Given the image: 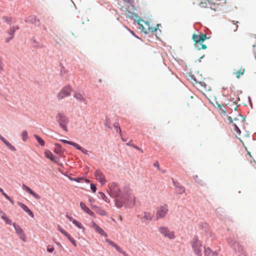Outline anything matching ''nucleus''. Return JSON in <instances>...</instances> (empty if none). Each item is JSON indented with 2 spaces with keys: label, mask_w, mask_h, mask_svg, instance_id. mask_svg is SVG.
Returning a JSON list of instances; mask_svg holds the SVG:
<instances>
[{
  "label": "nucleus",
  "mask_w": 256,
  "mask_h": 256,
  "mask_svg": "<svg viewBox=\"0 0 256 256\" xmlns=\"http://www.w3.org/2000/svg\"><path fill=\"white\" fill-rule=\"evenodd\" d=\"M193 40L195 42V46L198 50H205L206 48V44H202L206 38V36L204 34H200V35L194 34L192 36Z\"/></svg>",
  "instance_id": "1"
},
{
  "label": "nucleus",
  "mask_w": 256,
  "mask_h": 256,
  "mask_svg": "<svg viewBox=\"0 0 256 256\" xmlns=\"http://www.w3.org/2000/svg\"><path fill=\"white\" fill-rule=\"evenodd\" d=\"M192 246L194 254L198 256H202L204 246L198 238H194L192 242Z\"/></svg>",
  "instance_id": "2"
},
{
  "label": "nucleus",
  "mask_w": 256,
  "mask_h": 256,
  "mask_svg": "<svg viewBox=\"0 0 256 256\" xmlns=\"http://www.w3.org/2000/svg\"><path fill=\"white\" fill-rule=\"evenodd\" d=\"M158 232L162 237L170 240H174L176 238L175 232L173 230H171L168 226H160L158 228Z\"/></svg>",
  "instance_id": "3"
},
{
  "label": "nucleus",
  "mask_w": 256,
  "mask_h": 256,
  "mask_svg": "<svg viewBox=\"0 0 256 256\" xmlns=\"http://www.w3.org/2000/svg\"><path fill=\"white\" fill-rule=\"evenodd\" d=\"M56 120L60 127L65 131L68 130L67 124L68 123V119L63 113H58L56 116Z\"/></svg>",
  "instance_id": "4"
},
{
  "label": "nucleus",
  "mask_w": 256,
  "mask_h": 256,
  "mask_svg": "<svg viewBox=\"0 0 256 256\" xmlns=\"http://www.w3.org/2000/svg\"><path fill=\"white\" fill-rule=\"evenodd\" d=\"M72 92L71 86L68 85L63 87L57 94L56 97L58 100H61L67 96H70Z\"/></svg>",
  "instance_id": "5"
},
{
  "label": "nucleus",
  "mask_w": 256,
  "mask_h": 256,
  "mask_svg": "<svg viewBox=\"0 0 256 256\" xmlns=\"http://www.w3.org/2000/svg\"><path fill=\"white\" fill-rule=\"evenodd\" d=\"M108 192L112 197L119 196L120 194V190L116 182H112L109 184Z\"/></svg>",
  "instance_id": "6"
},
{
  "label": "nucleus",
  "mask_w": 256,
  "mask_h": 256,
  "mask_svg": "<svg viewBox=\"0 0 256 256\" xmlns=\"http://www.w3.org/2000/svg\"><path fill=\"white\" fill-rule=\"evenodd\" d=\"M12 225L15 229L16 234L18 236L19 238L23 242H26V238L22 228L15 223L12 224Z\"/></svg>",
  "instance_id": "7"
},
{
  "label": "nucleus",
  "mask_w": 256,
  "mask_h": 256,
  "mask_svg": "<svg viewBox=\"0 0 256 256\" xmlns=\"http://www.w3.org/2000/svg\"><path fill=\"white\" fill-rule=\"evenodd\" d=\"M94 175L96 180H98L102 185H104L106 182V180L104 174L100 170H96Z\"/></svg>",
  "instance_id": "8"
},
{
  "label": "nucleus",
  "mask_w": 256,
  "mask_h": 256,
  "mask_svg": "<svg viewBox=\"0 0 256 256\" xmlns=\"http://www.w3.org/2000/svg\"><path fill=\"white\" fill-rule=\"evenodd\" d=\"M106 242L110 246L114 248L118 252L122 254L124 256H129L128 254L125 251L123 250L122 249L120 246H119L116 243H115L113 241L109 239L106 238Z\"/></svg>",
  "instance_id": "9"
},
{
  "label": "nucleus",
  "mask_w": 256,
  "mask_h": 256,
  "mask_svg": "<svg viewBox=\"0 0 256 256\" xmlns=\"http://www.w3.org/2000/svg\"><path fill=\"white\" fill-rule=\"evenodd\" d=\"M168 210L166 209H158L156 214V220H158L160 218H164Z\"/></svg>",
  "instance_id": "10"
},
{
  "label": "nucleus",
  "mask_w": 256,
  "mask_h": 256,
  "mask_svg": "<svg viewBox=\"0 0 256 256\" xmlns=\"http://www.w3.org/2000/svg\"><path fill=\"white\" fill-rule=\"evenodd\" d=\"M92 226L94 229V230L97 232H98L100 234L106 237L108 236V235L106 234V232H105L95 222H92Z\"/></svg>",
  "instance_id": "11"
},
{
  "label": "nucleus",
  "mask_w": 256,
  "mask_h": 256,
  "mask_svg": "<svg viewBox=\"0 0 256 256\" xmlns=\"http://www.w3.org/2000/svg\"><path fill=\"white\" fill-rule=\"evenodd\" d=\"M19 28H20L18 26H13L10 28V30L8 31V34L10 35V37L6 39V42H8L10 40L13 38L14 33Z\"/></svg>",
  "instance_id": "12"
},
{
  "label": "nucleus",
  "mask_w": 256,
  "mask_h": 256,
  "mask_svg": "<svg viewBox=\"0 0 256 256\" xmlns=\"http://www.w3.org/2000/svg\"><path fill=\"white\" fill-rule=\"evenodd\" d=\"M22 188L26 192L29 193L36 199L38 200L40 198V196L38 194L34 192L33 190H32L30 189V187L26 186V185L23 184Z\"/></svg>",
  "instance_id": "13"
},
{
  "label": "nucleus",
  "mask_w": 256,
  "mask_h": 256,
  "mask_svg": "<svg viewBox=\"0 0 256 256\" xmlns=\"http://www.w3.org/2000/svg\"><path fill=\"white\" fill-rule=\"evenodd\" d=\"M232 248H233L236 252L244 253L243 246L238 242L232 244Z\"/></svg>",
  "instance_id": "14"
},
{
  "label": "nucleus",
  "mask_w": 256,
  "mask_h": 256,
  "mask_svg": "<svg viewBox=\"0 0 256 256\" xmlns=\"http://www.w3.org/2000/svg\"><path fill=\"white\" fill-rule=\"evenodd\" d=\"M66 217L71 222H72V223L77 226L80 229H82L83 230H84V228L82 224L80 222H78V220L74 219L72 216H69L68 214H66Z\"/></svg>",
  "instance_id": "15"
},
{
  "label": "nucleus",
  "mask_w": 256,
  "mask_h": 256,
  "mask_svg": "<svg viewBox=\"0 0 256 256\" xmlns=\"http://www.w3.org/2000/svg\"><path fill=\"white\" fill-rule=\"evenodd\" d=\"M245 72V69L242 67H240L239 69H234L233 72V74L236 76L238 78H240V76L244 74Z\"/></svg>",
  "instance_id": "16"
},
{
  "label": "nucleus",
  "mask_w": 256,
  "mask_h": 256,
  "mask_svg": "<svg viewBox=\"0 0 256 256\" xmlns=\"http://www.w3.org/2000/svg\"><path fill=\"white\" fill-rule=\"evenodd\" d=\"M193 3L194 4H198L202 8H206L208 6L206 0H194Z\"/></svg>",
  "instance_id": "17"
},
{
  "label": "nucleus",
  "mask_w": 256,
  "mask_h": 256,
  "mask_svg": "<svg viewBox=\"0 0 256 256\" xmlns=\"http://www.w3.org/2000/svg\"><path fill=\"white\" fill-rule=\"evenodd\" d=\"M44 155L46 158L50 159L51 161L58 163L57 159L54 156L53 154L50 150H46L44 152Z\"/></svg>",
  "instance_id": "18"
},
{
  "label": "nucleus",
  "mask_w": 256,
  "mask_h": 256,
  "mask_svg": "<svg viewBox=\"0 0 256 256\" xmlns=\"http://www.w3.org/2000/svg\"><path fill=\"white\" fill-rule=\"evenodd\" d=\"M204 253L206 256H218V253L213 252L210 248H204Z\"/></svg>",
  "instance_id": "19"
},
{
  "label": "nucleus",
  "mask_w": 256,
  "mask_h": 256,
  "mask_svg": "<svg viewBox=\"0 0 256 256\" xmlns=\"http://www.w3.org/2000/svg\"><path fill=\"white\" fill-rule=\"evenodd\" d=\"M74 97L78 101L84 102L85 98L84 96L80 93L76 92L74 94Z\"/></svg>",
  "instance_id": "20"
},
{
  "label": "nucleus",
  "mask_w": 256,
  "mask_h": 256,
  "mask_svg": "<svg viewBox=\"0 0 256 256\" xmlns=\"http://www.w3.org/2000/svg\"><path fill=\"white\" fill-rule=\"evenodd\" d=\"M153 216V214L145 212H144L143 216L142 217V218H144L146 220L150 222L152 220Z\"/></svg>",
  "instance_id": "21"
},
{
  "label": "nucleus",
  "mask_w": 256,
  "mask_h": 256,
  "mask_svg": "<svg viewBox=\"0 0 256 256\" xmlns=\"http://www.w3.org/2000/svg\"><path fill=\"white\" fill-rule=\"evenodd\" d=\"M0 217L6 222V224L10 225L12 224L13 223L11 220H10L4 214L1 213Z\"/></svg>",
  "instance_id": "22"
},
{
  "label": "nucleus",
  "mask_w": 256,
  "mask_h": 256,
  "mask_svg": "<svg viewBox=\"0 0 256 256\" xmlns=\"http://www.w3.org/2000/svg\"><path fill=\"white\" fill-rule=\"evenodd\" d=\"M56 148H54V152L58 154H60L63 152V150L62 146L59 144H55Z\"/></svg>",
  "instance_id": "23"
},
{
  "label": "nucleus",
  "mask_w": 256,
  "mask_h": 256,
  "mask_svg": "<svg viewBox=\"0 0 256 256\" xmlns=\"http://www.w3.org/2000/svg\"><path fill=\"white\" fill-rule=\"evenodd\" d=\"M238 21L233 20L232 22V24L230 26V28L234 32H236L238 28Z\"/></svg>",
  "instance_id": "24"
},
{
  "label": "nucleus",
  "mask_w": 256,
  "mask_h": 256,
  "mask_svg": "<svg viewBox=\"0 0 256 256\" xmlns=\"http://www.w3.org/2000/svg\"><path fill=\"white\" fill-rule=\"evenodd\" d=\"M34 136L36 138V139L38 142L39 143V144L41 146H44L45 142H44V140L40 137L36 135V134L34 135Z\"/></svg>",
  "instance_id": "25"
},
{
  "label": "nucleus",
  "mask_w": 256,
  "mask_h": 256,
  "mask_svg": "<svg viewBox=\"0 0 256 256\" xmlns=\"http://www.w3.org/2000/svg\"><path fill=\"white\" fill-rule=\"evenodd\" d=\"M224 108V106L223 105L218 104V107L217 108L218 109L219 112L221 114H226V110H224L223 108Z\"/></svg>",
  "instance_id": "26"
},
{
  "label": "nucleus",
  "mask_w": 256,
  "mask_h": 256,
  "mask_svg": "<svg viewBox=\"0 0 256 256\" xmlns=\"http://www.w3.org/2000/svg\"><path fill=\"white\" fill-rule=\"evenodd\" d=\"M114 127L116 129V132H118L120 134V135L122 136V131L118 123L117 122L114 124Z\"/></svg>",
  "instance_id": "27"
},
{
  "label": "nucleus",
  "mask_w": 256,
  "mask_h": 256,
  "mask_svg": "<svg viewBox=\"0 0 256 256\" xmlns=\"http://www.w3.org/2000/svg\"><path fill=\"white\" fill-rule=\"evenodd\" d=\"M60 141L62 142L64 144H68L72 145L73 146H74V148L76 147V145L77 144L76 143H75V142H70V141H68V140H60Z\"/></svg>",
  "instance_id": "28"
},
{
  "label": "nucleus",
  "mask_w": 256,
  "mask_h": 256,
  "mask_svg": "<svg viewBox=\"0 0 256 256\" xmlns=\"http://www.w3.org/2000/svg\"><path fill=\"white\" fill-rule=\"evenodd\" d=\"M76 149L80 150L82 152H83L84 154H88V150L84 148H82V146H80L79 144H76Z\"/></svg>",
  "instance_id": "29"
},
{
  "label": "nucleus",
  "mask_w": 256,
  "mask_h": 256,
  "mask_svg": "<svg viewBox=\"0 0 256 256\" xmlns=\"http://www.w3.org/2000/svg\"><path fill=\"white\" fill-rule=\"evenodd\" d=\"M21 136L24 141H26L28 137V132L26 130H23L22 132Z\"/></svg>",
  "instance_id": "30"
},
{
  "label": "nucleus",
  "mask_w": 256,
  "mask_h": 256,
  "mask_svg": "<svg viewBox=\"0 0 256 256\" xmlns=\"http://www.w3.org/2000/svg\"><path fill=\"white\" fill-rule=\"evenodd\" d=\"M4 144H6V145L7 146V147H8L11 150H15V148H14V146H13L11 144H10L9 142H8V141H6Z\"/></svg>",
  "instance_id": "31"
},
{
  "label": "nucleus",
  "mask_w": 256,
  "mask_h": 256,
  "mask_svg": "<svg viewBox=\"0 0 256 256\" xmlns=\"http://www.w3.org/2000/svg\"><path fill=\"white\" fill-rule=\"evenodd\" d=\"M4 70V64L2 62V58L0 56V72H2Z\"/></svg>",
  "instance_id": "32"
},
{
  "label": "nucleus",
  "mask_w": 256,
  "mask_h": 256,
  "mask_svg": "<svg viewBox=\"0 0 256 256\" xmlns=\"http://www.w3.org/2000/svg\"><path fill=\"white\" fill-rule=\"evenodd\" d=\"M58 229L64 236H66L68 232H66L64 228H62L60 226H58Z\"/></svg>",
  "instance_id": "33"
},
{
  "label": "nucleus",
  "mask_w": 256,
  "mask_h": 256,
  "mask_svg": "<svg viewBox=\"0 0 256 256\" xmlns=\"http://www.w3.org/2000/svg\"><path fill=\"white\" fill-rule=\"evenodd\" d=\"M97 211L96 212L102 216H104L106 214V212L103 209H96Z\"/></svg>",
  "instance_id": "34"
},
{
  "label": "nucleus",
  "mask_w": 256,
  "mask_h": 256,
  "mask_svg": "<svg viewBox=\"0 0 256 256\" xmlns=\"http://www.w3.org/2000/svg\"><path fill=\"white\" fill-rule=\"evenodd\" d=\"M177 190L179 194H182L184 192L185 190L184 187L179 186L177 188Z\"/></svg>",
  "instance_id": "35"
},
{
  "label": "nucleus",
  "mask_w": 256,
  "mask_h": 256,
  "mask_svg": "<svg viewBox=\"0 0 256 256\" xmlns=\"http://www.w3.org/2000/svg\"><path fill=\"white\" fill-rule=\"evenodd\" d=\"M98 194L100 198H101L102 200H104L106 202H108L106 200L107 198L104 193L100 192Z\"/></svg>",
  "instance_id": "36"
},
{
  "label": "nucleus",
  "mask_w": 256,
  "mask_h": 256,
  "mask_svg": "<svg viewBox=\"0 0 256 256\" xmlns=\"http://www.w3.org/2000/svg\"><path fill=\"white\" fill-rule=\"evenodd\" d=\"M227 242L228 244L232 247V244H234V242H234V240L232 238H228L227 239Z\"/></svg>",
  "instance_id": "37"
},
{
  "label": "nucleus",
  "mask_w": 256,
  "mask_h": 256,
  "mask_svg": "<svg viewBox=\"0 0 256 256\" xmlns=\"http://www.w3.org/2000/svg\"><path fill=\"white\" fill-rule=\"evenodd\" d=\"M194 178L195 180V181L198 184H200L202 182V180L198 178V176L197 175L194 176Z\"/></svg>",
  "instance_id": "38"
},
{
  "label": "nucleus",
  "mask_w": 256,
  "mask_h": 256,
  "mask_svg": "<svg viewBox=\"0 0 256 256\" xmlns=\"http://www.w3.org/2000/svg\"><path fill=\"white\" fill-rule=\"evenodd\" d=\"M2 194L7 200H9L13 204V200L4 192H3Z\"/></svg>",
  "instance_id": "39"
},
{
  "label": "nucleus",
  "mask_w": 256,
  "mask_h": 256,
  "mask_svg": "<svg viewBox=\"0 0 256 256\" xmlns=\"http://www.w3.org/2000/svg\"><path fill=\"white\" fill-rule=\"evenodd\" d=\"M47 251L49 252H52L54 251V248L50 246H47Z\"/></svg>",
  "instance_id": "40"
},
{
  "label": "nucleus",
  "mask_w": 256,
  "mask_h": 256,
  "mask_svg": "<svg viewBox=\"0 0 256 256\" xmlns=\"http://www.w3.org/2000/svg\"><path fill=\"white\" fill-rule=\"evenodd\" d=\"M26 213L29 214L32 218H34V216L32 212L30 210V209H24Z\"/></svg>",
  "instance_id": "41"
},
{
  "label": "nucleus",
  "mask_w": 256,
  "mask_h": 256,
  "mask_svg": "<svg viewBox=\"0 0 256 256\" xmlns=\"http://www.w3.org/2000/svg\"><path fill=\"white\" fill-rule=\"evenodd\" d=\"M90 188L91 190L94 192H95L96 190V188L95 184H90Z\"/></svg>",
  "instance_id": "42"
},
{
  "label": "nucleus",
  "mask_w": 256,
  "mask_h": 256,
  "mask_svg": "<svg viewBox=\"0 0 256 256\" xmlns=\"http://www.w3.org/2000/svg\"><path fill=\"white\" fill-rule=\"evenodd\" d=\"M84 210L86 213L90 214V216H93L94 215V212L90 210V209H84Z\"/></svg>",
  "instance_id": "43"
},
{
  "label": "nucleus",
  "mask_w": 256,
  "mask_h": 256,
  "mask_svg": "<svg viewBox=\"0 0 256 256\" xmlns=\"http://www.w3.org/2000/svg\"><path fill=\"white\" fill-rule=\"evenodd\" d=\"M70 241L74 244V246H76V243L74 238L72 237L69 239Z\"/></svg>",
  "instance_id": "44"
},
{
  "label": "nucleus",
  "mask_w": 256,
  "mask_h": 256,
  "mask_svg": "<svg viewBox=\"0 0 256 256\" xmlns=\"http://www.w3.org/2000/svg\"><path fill=\"white\" fill-rule=\"evenodd\" d=\"M156 30H157V28H148V32H156Z\"/></svg>",
  "instance_id": "45"
},
{
  "label": "nucleus",
  "mask_w": 256,
  "mask_h": 256,
  "mask_svg": "<svg viewBox=\"0 0 256 256\" xmlns=\"http://www.w3.org/2000/svg\"><path fill=\"white\" fill-rule=\"evenodd\" d=\"M234 124V127H235V130L238 132L240 133V130L239 129V128H238V126H236V124Z\"/></svg>",
  "instance_id": "46"
},
{
  "label": "nucleus",
  "mask_w": 256,
  "mask_h": 256,
  "mask_svg": "<svg viewBox=\"0 0 256 256\" xmlns=\"http://www.w3.org/2000/svg\"><path fill=\"white\" fill-rule=\"evenodd\" d=\"M18 206L21 207L22 208H27L26 206H24L20 202H18Z\"/></svg>",
  "instance_id": "47"
},
{
  "label": "nucleus",
  "mask_w": 256,
  "mask_h": 256,
  "mask_svg": "<svg viewBox=\"0 0 256 256\" xmlns=\"http://www.w3.org/2000/svg\"><path fill=\"white\" fill-rule=\"evenodd\" d=\"M83 178H74V180L77 182H80L81 181V180H82Z\"/></svg>",
  "instance_id": "48"
},
{
  "label": "nucleus",
  "mask_w": 256,
  "mask_h": 256,
  "mask_svg": "<svg viewBox=\"0 0 256 256\" xmlns=\"http://www.w3.org/2000/svg\"><path fill=\"white\" fill-rule=\"evenodd\" d=\"M0 139L4 143L6 140L4 138H3L2 136H0Z\"/></svg>",
  "instance_id": "49"
},
{
  "label": "nucleus",
  "mask_w": 256,
  "mask_h": 256,
  "mask_svg": "<svg viewBox=\"0 0 256 256\" xmlns=\"http://www.w3.org/2000/svg\"><path fill=\"white\" fill-rule=\"evenodd\" d=\"M228 120L230 123H232V118L230 116H228Z\"/></svg>",
  "instance_id": "50"
},
{
  "label": "nucleus",
  "mask_w": 256,
  "mask_h": 256,
  "mask_svg": "<svg viewBox=\"0 0 256 256\" xmlns=\"http://www.w3.org/2000/svg\"><path fill=\"white\" fill-rule=\"evenodd\" d=\"M80 206L81 208H84L86 207L84 204L82 202H81L80 204Z\"/></svg>",
  "instance_id": "51"
},
{
  "label": "nucleus",
  "mask_w": 256,
  "mask_h": 256,
  "mask_svg": "<svg viewBox=\"0 0 256 256\" xmlns=\"http://www.w3.org/2000/svg\"><path fill=\"white\" fill-rule=\"evenodd\" d=\"M131 146H132L133 148H136V150H140V148L135 145L132 144V145H131Z\"/></svg>",
  "instance_id": "52"
},
{
  "label": "nucleus",
  "mask_w": 256,
  "mask_h": 256,
  "mask_svg": "<svg viewBox=\"0 0 256 256\" xmlns=\"http://www.w3.org/2000/svg\"><path fill=\"white\" fill-rule=\"evenodd\" d=\"M65 236L67 237L68 240L72 237L68 233Z\"/></svg>",
  "instance_id": "53"
},
{
  "label": "nucleus",
  "mask_w": 256,
  "mask_h": 256,
  "mask_svg": "<svg viewBox=\"0 0 256 256\" xmlns=\"http://www.w3.org/2000/svg\"><path fill=\"white\" fill-rule=\"evenodd\" d=\"M154 166L159 168V164L158 162H156L155 164H154Z\"/></svg>",
  "instance_id": "54"
},
{
  "label": "nucleus",
  "mask_w": 256,
  "mask_h": 256,
  "mask_svg": "<svg viewBox=\"0 0 256 256\" xmlns=\"http://www.w3.org/2000/svg\"><path fill=\"white\" fill-rule=\"evenodd\" d=\"M222 1V0H221ZM226 3V0H224L222 2L220 3L221 4H224Z\"/></svg>",
  "instance_id": "55"
},
{
  "label": "nucleus",
  "mask_w": 256,
  "mask_h": 256,
  "mask_svg": "<svg viewBox=\"0 0 256 256\" xmlns=\"http://www.w3.org/2000/svg\"><path fill=\"white\" fill-rule=\"evenodd\" d=\"M84 180H85L86 182H87V183L90 182V180L88 179H86Z\"/></svg>",
  "instance_id": "56"
},
{
  "label": "nucleus",
  "mask_w": 256,
  "mask_h": 256,
  "mask_svg": "<svg viewBox=\"0 0 256 256\" xmlns=\"http://www.w3.org/2000/svg\"><path fill=\"white\" fill-rule=\"evenodd\" d=\"M4 19L8 22V24H10L9 21L8 20V18H4Z\"/></svg>",
  "instance_id": "57"
},
{
  "label": "nucleus",
  "mask_w": 256,
  "mask_h": 256,
  "mask_svg": "<svg viewBox=\"0 0 256 256\" xmlns=\"http://www.w3.org/2000/svg\"><path fill=\"white\" fill-rule=\"evenodd\" d=\"M4 192L3 190L0 188V192L2 193V192Z\"/></svg>",
  "instance_id": "58"
},
{
  "label": "nucleus",
  "mask_w": 256,
  "mask_h": 256,
  "mask_svg": "<svg viewBox=\"0 0 256 256\" xmlns=\"http://www.w3.org/2000/svg\"><path fill=\"white\" fill-rule=\"evenodd\" d=\"M121 138H122V140H123V141H125L124 139L122 138V136H120Z\"/></svg>",
  "instance_id": "59"
},
{
  "label": "nucleus",
  "mask_w": 256,
  "mask_h": 256,
  "mask_svg": "<svg viewBox=\"0 0 256 256\" xmlns=\"http://www.w3.org/2000/svg\"><path fill=\"white\" fill-rule=\"evenodd\" d=\"M120 219L121 221H122V218L121 216H120Z\"/></svg>",
  "instance_id": "60"
},
{
  "label": "nucleus",
  "mask_w": 256,
  "mask_h": 256,
  "mask_svg": "<svg viewBox=\"0 0 256 256\" xmlns=\"http://www.w3.org/2000/svg\"><path fill=\"white\" fill-rule=\"evenodd\" d=\"M126 144L128 145V146H130L132 145V144H130V143H127Z\"/></svg>",
  "instance_id": "61"
},
{
  "label": "nucleus",
  "mask_w": 256,
  "mask_h": 256,
  "mask_svg": "<svg viewBox=\"0 0 256 256\" xmlns=\"http://www.w3.org/2000/svg\"><path fill=\"white\" fill-rule=\"evenodd\" d=\"M248 154L251 156L250 153V152H248Z\"/></svg>",
  "instance_id": "62"
},
{
  "label": "nucleus",
  "mask_w": 256,
  "mask_h": 256,
  "mask_svg": "<svg viewBox=\"0 0 256 256\" xmlns=\"http://www.w3.org/2000/svg\"><path fill=\"white\" fill-rule=\"evenodd\" d=\"M99 82H102V80H101V79H100V80H99Z\"/></svg>",
  "instance_id": "63"
}]
</instances>
